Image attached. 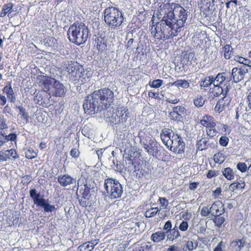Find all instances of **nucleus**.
Masks as SVG:
<instances>
[{
  "instance_id": "f257e3e1",
  "label": "nucleus",
  "mask_w": 251,
  "mask_h": 251,
  "mask_svg": "<svg viewBox=\"0 0 251 251\" xmlns=\"http://www.w3.org/2000/svg\"><path fill=\"white\" fill-rule=\"evenodd\" d=\"M160 7L162 20L155 26L152 25L151 33L158 40H165L177 35L187 19V12L180 4L174 2L165 3Z\"/></svg>"
},
{
  "instance_id": "f03ea898",
  "label": "nucleus",
  "mask_w": 251,
  "mask_h": 251,
  "mask_svg": "<svg viewBox=\"0 0 251 251\" xmlns=\"http://www.w3.org/2000/svg\"><path fill=\"white\" fill-rule=\"evenodd\" d=\"M113 92L108 88L95 90L85 97L83 107L87 115H94L96 113L108 109L113 102Z\"/></svg>"
},
{
  "instance_id": "7ed1b4c3",
  "label": "nucleus",
  "mask_w": 251,
  "mask_h": 251,
  "mask_svg": "<svg viewBox=\"0 0 251 251\" xmlns=\"http://www.w3.org/2000/svg\"><path fill=\"white\" fill-rule=\"evenodd\" d=\"M160 138L164 145L171 151L177 154L184 152L185 143L181 136L173 132L172 129L164 128L162 129Z\"/></svg>"
},
{
  "instance_id": "20e7f679",
  "label": "nucleus",
  "mask_w": 251,
  "mask_h": 251,
  "mask_svg": "<svg viewBox=\"0 0 251 251\" xmlns=\"http://www.w3.org/2000/svg\"><path fill=\"white\" fill-rule=\"evenodd\" d=\"M89 33L88 28L84 24L75 22L70 26L67 35L71 42L80 45L87 41Z\"/></svg>"
},
{
  "instance_id": "39448f33",
  "label": "nucleus",
  "mask_w": 251,
  "mask_h": 251,
  "mask_svg": "<svg viewBox=\"0 0 251 251\" xmlns=\"http://www.w3.org/2000/svg\"><path fill=\"white\" fill-rule=\"evenodd\" d=\"M103 20L112 30L120 29L124 21V14L117 7L109 6L103 11Z\"/></svg>"
},
{
  "instance_id": "423d86ee",
  "label": "nucleus",
  "mask_w": 251,
  "mask_h": 251,
  "mask_svg": "<svg viewBox=\"0 0 251 251\" xmlns=\"http://www.w3.org/2000/svg\"><path fill=\"white\" fill-rule=\"evenodd\" d=\"M67 69L70 79L74 84H84L90 78L83 67L76 62L69 65Z\"/></svg>"
},
{
  "instance_id": "0eeeda50",
  "label": "nucleus",
  "mask_w": 251,
  "mask_h": 251,
  "mask_svg": "<svg viewBox=\"0 0 251 251\" xmlns=\"http://www.w3.org/2000/svg\"><path fill=\"white\" fill-rule=\"evenodd\" d=\"M103 194L111 200L121 198L123 188L121 184L115 179L107 178L104 179Z\"/></svg>"
},
{
  "instance_id": "6e6552de",
  "label": "nucleus",
  "mask_w": 251,
  "mask_h": 251,
  "mask_svg": "<svg viewBox=\"0 0 251 251\" xmlns=\"http://www.w3.org/2000/svg\"><path fill=\"white\" fill-rule=\"evenodd\" d=\"M79 187V193L81 196V198L79 199V204L82 207H86L90 204V200L92 197L91 190L92 187L87 183V180L80 185Z\"/></svg>"
},
{
  "instance_id": "1a4fd4ad",
  "label": "nucleus",
  "mask_w": 251,
  "mask_h": 251,
  "mask_svg": "<svg viewBox=\"0 0 251 251\" xmlns=\"http://www.w3.org/2000/svg\"><path fill=\"white\" fill-rule=\"evenodd\" d=\"M39 86L43 91L49 93L55 79L50 76L40 75L37 77Z\"/></svg>"
},
{
  "instance_id": "9d476101",
  "label": "nucleus",
  "mask_w": 251,
  "mask_h": 251,
  "mask_svg": "<svg viewBox=\"0 0 251 251\" xmlns=\"http://www.w3.org/2000/svg\"><path fill=\"white\" fill-rule=\"evenodd\" d=\"M130 117L128 109L126 106H119L116 109L115 119L118 123L125 124Z\"/></svg>"
},
{
  "instance_id": "9b49d317",
  "label": "nucleus",
  "mask_w": 251,
  "mask_h": 251,
  "mask_svg": "<svg viewBox=\"0 0 251 251\" xmlns=\"http://www.w3.org/2000/svg\"><path fill=\"white\" fill-rule=\"evenodd\" d=\"M229 92L228 88H227V86L225 88H223L222 86L213 84V87L210 88L208 92V95L209 98L214 99L215 98L219 97L221 95L223 96L226 95Z\"/></svg>"
},
{
  "instance_id": "f8f14e48",
  "label": "nucleus",
  "mask_w": 251,
  "mask_h": 251,
  "mask_svg": "<svg viewBox=\"0 0 251 251\" xmlns=\"http://www.w3.org/2000/svg\"><path fill=\"white\" fill-rule=\"evenodd\" d=\"M48 94L53 97H61L65 94V87L62 83L55 79Z\"/></svg>"
},
{
  "instance_id": "ddd939ff",
  "label": "nucleus",
  "mask_w": 251,
  "mask_h": 251,
  "mask_svg": "<svg viewBox=\"0 0 251 251\" xmlns=\"http://www.w3.org/2000/svg\"><path fill=\"white\" fill-rule=\"evenodd\" d=\"M145 148L149 154L155 157L159 155V151L162 147L154 140H151L148 144H145Z\"/></svg>"
},
{
  "instance_id": "4468645a",
  "label": "nucleus",
  "mask_w": 251,
  "mask_h": 251,
  "mask_svg": "<svg viewBox=\"0 0 251 251\" xmlns=\"http://www.w3.org/2000/svg\"><path fill=\"white\" fill-rule=\"evenodd\" d=\"M231 102V98L227 95L221 99H220L217 102L215 106L214 110L219 113L228 109Z\"/></svg>"
},
{
  "instance_id": "2eb2a0df",
  "label": "nucleus",
  "mask_w": 251,
  "mask_h": 251,
  "mask_svg": "<svg viewBox=\"0 0 251 251\" xmlns=\"http://www.w3.org/2000/svg\"><path fill=\"white\" fill-rule=\"evenodd\" d=\"M186 112V109L182 106H177L173 108L172 111L169 114L170 119L176 121H181L182 115Z\"/></svg>"
},
{
  "instance_id": "dca6fc26",
  "label": "nucleus",
  "mask_w": 251,
  "mask_h": 251,
  "mask_svg": "<svg viewBox=\"0 0 251 251\" xmlns=\"http://www.w3.org/2000/svg\"><path fill=\"white\" fill-rule=\"evenodd\" d=\"M213 84H215V85L222 86L223 88L227 86V88H228V90H229V79L225 76V74H218L216 77L213 76Z\"/></svg>"
},
{
  "instance_id": "f3484780",
  "label": "nucleus",
  "mask_w": 251,
  "mask_h": 251,
  "mask_svg": "<svg viewBox=\"0 0 251 251\" xmlns=\"http://www.w3.org/2000/svg\"><path fill=\"white\" fill-rule=\"evenodd\" d=\"M95 45L99 52H103L107 50V42L105 36L100 35L96 36Z\"/></svg>"
},
{
  "instance_id": "a211bd4d",
  "label": "nucleus",
  "mask_w": 251,
  "mask_h": 251,
  "mask_svg": "<svg viewBox=\"0 0 251 251\" xmlns=\"http://www.w3.org/2000/svg\"><path fill=\"white\" fill-rule=\"evenodd\" d=\"M211 214L215 217H218L224 213L225 209L221 201H215L211 206Z\"/></svg>"
},
{
  "instance_id": "6ab92c4d",
  "label": "nucleus",
  "mask_w": 251,
  "mask_h": 251,
  "mask_svg": "<svg viewBox=\"0 0 251 251\" xmlns=\"http://www.w3.org/2000/svg\"><path fill=\"white\" fill-rule=\"evenodd\" d=\"M57 181L62 187H67L68 185L75 183V178L68 174L61 175L58 176Z\"/></svg>"
},
{
  "instance_id": "aec40b11",
  "label": "nucleus",
  "mask_w": 251,
  "mask_h": 251,
  "mask_svg": "<svg viewBox=\"0 0 251 251\" xmlns=\"http://www.w3.org/2000/svg\"><path fill=\"white\" fill-rule=\"evenodd\" d=\"M196 58L195 56V53L193 52L185 53L181 60V64L184 67L185 66H190L193 63H196Z\"/></svg>"
},
{
  "instance_id": "412c9836",
  "label": "nucleus",
  "mask_w": 251,
  "mask_h": 251,
  "mask_svg": "<svg viewBox=\"0 0 251 251\" xmlns=\"http://www.w3.org/2000/svg\"><path fill=\"white\" fill-rule=\"evenodd\" d=\"M2 92L6 95L7 98L10 102H15L16 99L12 88L11 82H9L2 89Z\"/></svg>"
},
{
  "instance_id": "4be33fe9",
  "label": "nucleus",
  "mask_w": 251,
  "mask_h": 251,
  "mask_svg": "<svg viewBox=\"0 0 251 251\" xmlns=\"http://www.w3.org/2000/svg\"><path fill=\"white\" fill-rule=\"evenodd\" d=\"M200 123L206 128L208 127H215L216 126L214 117L208 115H204L202 119L200 120Z\"/></svg>"
},
{
  "instance_id": "5701e85b",
  "label": "nucleus",
  "mask_w": 251,
  "mask_h": 251,
  "mask_svg": "<svg viewBox=\"0 0 251 251\" xmlns=\"http://www.w3.org/2000/svg\"><path fill=\"white\" fill-rule=\"evenodd\" d=\"M246 72L242 68H233L232 70L231 75L234 82H238L243 80Z\"/></svg>"
},
{
  "instance_id": "b1692460",
  "label": "nucleus",
  "mask_w": 251,
  "mask_h": 251,
  "mask_svg": "<svg viewBox=\"0 0 251 251\" xmlns=\"http://www.w3.org/2000/svg\"><path fill=\"white\" fill-rule=\"evenodd\" d=\"M17 138V135L15 133H10L6 135L2 133V130L0 129V146H3L8 141H14Z\"/></svg>"
},
{
  "instance_id": "393cba45",
  "label": "nucleus",
  "mask_w": 251,
  "mask_h": 251,
  "mask_svg": "<svg viewBox=\"0 0 251 251\" xmlns=\"http://www.w3.org/2000/svg\"><path fill=\"white\" fill-rule=\"evenodd\" d=\"M213 76L210 75L205 77L203 79H201L199 82L200 89L201 90H206V88L209 87L213 82Z\"/></svg>"
},
{
  "instance_id": "a878e982",
  "label": "nucleus",
  "mask_w": 251,
  "mask_h": 251,
  "mask_svg": "<svg viewBox=\"0 0 251 251\" xmlns=\"http://www.w3.org/2000/svg\"><path fill=\"white\" fill-rule=\"evenodd\" d=\"M221 54L223 55L226 59H229L233 55V49L231 45L226 44L224 45L221 50Z\"/></svg>"
},
{
  "instance_id": "bb28decb",
  "label": "nucleus",
  "mask_w": 251,
  "mask_h": 251,
  "mask_svg": "<svg viewBox=\"0 0 251 251\" xmlns=\"http://www.w3.org/2000/svg\"><path fill=\"white\" fill-rule=\"evenodd\" d=\"M118 221H110L103 227V231L104 233H108L113 231L114 229L120 228V225L118 224Z\"/></svg>"
},
{
  "instance_id": "cd10ccee",
  "label": "nucleus",
  "mask_w": 251,
  "mask_h": 251,
  "mask_svg": "<svg viewBox=\"0 0 251 251\" xmlns=\"http://www.w3.org/2000/svg\"><path fill=\"white\" fill-rule=\"evenodd\" d=\"M97 244L98 242L96 240L87 242L80 245L78 249L79 251H92Z\"/></svg>"
},
{
  "instance_id": "c85d7f7f",
  "label": "nucleus",
  "mask_w": 251,
  "mask_h": 251,
  "mask_svg": "<svg viewBox=\"0 0 251 251\" xmlns=\"http://www.w3.org/2000/svg\"><path fill=\"white\" fill-rule=\"evenodd\" d=\"M246 183L244 180L241 179L239 181H235L232 183L229 188L232 190H242L245 187Z\"/></svg>"
},
{
  "instance_id": "c756f323",
  "label": "nucleus",
  "mask_w": 251,
  "mask_h": 251,
  "mask_svg": "<svg viewBox=\"0 0 251 251\" xmlns=\"http://www.w3.org/2000/svg\"><path fill=\"white\" fill-rule=\"evenodd\" d=\"M166 235L165 233L161 231H159L153 233L151 235V239L155 243L160 242L165 238Z\"/></svg>"
},
{
  "instance_id": "7c9ffc66",
  "label": "nucleus",
  "mask_w": 251,
  "mask_h": 251,
  "mask_svg": "<svg viewBox=\"0 0 251 251\" xmlns=\"http://www.w3.org/2000/svg\"><path fill=\"white\" fill-rule=\"evenodd\" d=\"M231 246L234 249L235 251H240L245 246V240L244 239H241L233 241L231 243Z\"/></svg>"
},
{
  "instance_id": "2f4dec72",
  "label": "nucleus",
  "mask_w": 251,
  "mask_h": 251,
  "mask_svg": "<svg viewBox=\"0 0 251 251\" xmlns=\"http://www.w3.org/2000/svg\"><path fill=\"white\" fill-rule=\"evenodd\" d=\"M14 4L11 2L4 4L2 6V10L0 13V17H4L6 14L11 12Z\"/></svg>"
},
{
  "instance_id": "473e14b6",
  "label": "nucleus",
  "mask_w": 251,
  "mask_h": 251,
  "mask_svg": "<svg viewBox=\"0 0 251 251\" xmlns=\"http://www.w3.org/2000/svg\"><path fill=\"white\" fill-rule=\"evenodd\" d=\"M171 86H175L178 88H188L190 84L188 81L185 79H178L172 83H171Z\"/></svg>"
},
{
  "instance_id": "72a5a7b5",
  "label": "nucleus",
  "mask_w": 251,
  "mask_h": 251,
  "mask_svg": "<svg viewBox=\"0 0 251 251\" xmlns=\"http://www.w3.org/2000/svg\"><path fill=\"white\" fill-rule=\"evenodd\" d=\"M222 173L225 178L228 180H231L234 178V173L230 167L224 169L222 170Z\"/></svg>"
},
{
  "instance_id": "f704fd0d",
  "label": "nucleus",
  "mask_w": 251,
  "mask_h": 251,
  "mask_svg": "<svg viewBox=\"0 0 251 251\" xmlns=\"http://www.w3.org/2000/svg\"><path fill=\"white\" fill-rule=\"evenodd\" d=\"M17 108L19 110V115H20L21 118L24 120L26 123H28L30 117L26 109L23 106H18Z\"/></svg>"
},
{
  "instance_id": "c9c22d12",
  "label": "nucleus",
  "mask_w": 251,
  "mask_h": 251,
  "mask_svg": "<svg viewBox=\"0 0 251 251\" xmlns=\"http://www.w3.org/2000/svg\"><path fill=\"white\" fill-rule=\"evenodd\" d=\"M226 157L224 152L219 151L214 155L213 160L215 163L221 164L225 161Z\"/></svg>"
},
{
  "instance_id": "e433bc0d",
  "label": "nucleus",
  "mask_w": 251,
  "mask_h": 251,
  "mask_svg": "<svg viewBox=\"0 0 251 251\" xmlns=\"http://www.w3.org/2000/svg\"><path fill=\"white\" fill-rule=\"evenodd\" d=\"M234 60L240 64H242L249 67H251V60L247 58L236 55L234 57Z\"/></svg>"
},
{
  "instance_id": "4c0bfd02",
  "label": "nucleus",
  "mask_w": 251,
  "mask_h": 251,
  "mask_svg": "<svg viewBox=\"0 0 251 251\" xmlns=\"http://www.w3.org/2000/svg\"><path fill=\"white\" fill-rule=\"evenodd\" d=\"M159 212V210L158 207H152L148 209L145 213V216L147 218H151L155 216L158 212Z\"/></svg>"
},
{
  "instance_id": "58836bf2",
  "label": "nucleus",
  "mask_w": 251,
  "mask_h": 251,
  "mask_svg": "<svg viewBox=\"0 0 251 251\" xmlns=\"http://www.w3.org/2000/svg\"><path fill=\"white\" fill-rule=\"evenodd\" d=\"M207 141L204 138L199 140L197 143V149L199 151H203L206 149Z\"/></svg>"
},
{
  "instance_id": "ea45409f",
  "label": "nucleus",
  "mask_w": 251,
  "mask_h": 251,
  "mask_svg": "<svg viewBox=\"0 0 251 251\" xmlns=\"http://www.w3.org/2000/svg\"><path fill=\"white\" fill-rule=\"evenodd\" d=\"M25 157L28 159H32L37 157V153L32 148H29L25 152Z\"/></svg>"
},
{
  "instance_id": "a19ab883",
  "label": "nucleus",
  "mask_w": 251,
  "mask_h": 251,
  "mask_svg": "<svg viewBox=\"0 0 251 251\" xmlns=\"http://www.w3.org/2000/svg\"><path fill=\"white\" fill-rule=\"evenodd\" d=\"M163 83V80L157 79L153 80L152 81H150L149 84L151 88H158L162 85Z\"/></svg>"
},
{
  "instance_id": "79ce46f5",
  "label": "nucleus",
  "mask_w": 251,
  "mask_h": 251,
  "mask_svg": "<svg viewBox=\"0 0 251 251\" xmlns=\"http://www.w3.org/2000/svg\"><path fill=\"white\" fill-rule=\"evenodd\" d=\"M122 224H123L125 228L132 229L135 227V226L137 224V223H134L132 221H124Z\"/></svg>"
},
{
  "instance_id": "37998d69",
  "label": "nucleus",
  "mask_w": 251,
  "mask_h": 251,
  "mask_svg": "<svg viewBox=\"0 0 251 251\" xmlns=\"http://www.w3.org/2000/svg\"><path fill=\"white\" fill-rule=\"evenodd\" d=\"M229 141V138L226 135H224L220 138L219 142L220 146L226 147L227 146Z\"/></svg>"
},
{
  "instance_id": "c03bdc74",
  "label": "nucleus",
  "mask_w": 251,
  "mask_h": 251,
  "mask_svg": "<svg viewBox=\"0 0 251 251\" xmlns=\"http://www.w3.org/2000/svg\"><path fill=\"white\" fill-rule=\"evenodd\" d=\"M194 103L198 107H202L204 103V100L201 96L198 97L194 100Z\"/></svg>"
},
{
  "instance_id": "a18cd8bd",
  "label": "nucleus",
  "mask_w": 251,
  "mask_h": 251,
  "mask_svg": "<svg viewBox=\"0 0 251 251\" xmlns=\"http://www.w3.org/2000/svg\"><path fill=\"white\" fill-rule=\"evenodd\" d=\"M180 101L179 99L177 98L174 95H171L169 98L166 99V101L172 104H176Z\"/></svg>"
},
{
  "instance_id": "49530a36",
  "label": "nucleus",
  "mask_w": 251,
  "mask_h": 251,
  "mask_svg": "<svg viewBox=\"0 0 251 251\" xmlns=\"http://www.w3.org/2000/svg\"><path fill=\"white\" fill-rule=\"evenodd\" d=\"M221 126L222 127V130L223 131L222 133H223L225 135H229L231 132V127L226 124H221Z\"/></svg>"
},
{
  "instance_id": "de8ad7c7",
  "label": "nucleus",
  "mask_w": 251,
  "mask_h": 251,
  "mask_svg": "<svg viewBox=\"0 0 251 251\" xmlns=\"http://www.w3.org/2000/svg\"><path fill=\"white\" fill-rule=\"evenodd\" d=\"M206 131L207 135L210 137L215 136L218 133V131L215 127H208L206 128Z\"/></svg>"
},
{
  "instance_id": "09e8293b",
  "label": "nucleus",
  "mask_w": 251,
  "mask_h": 251,
  "mask_svg": "<svg viewBox=\"0 0 251 251\" xmlns=\"http://www.w3.org/2000/svg\"><path fill=\"white\" fill-rule=\"evenodd\" d=\"M131 251H150V247L147 245L133 248Z\"/></svg>"
},
{
  "instance_id": "8fccbe9b",
  "label": "nucleus",
  "mask_w": 251,
  "mask_h": 251,
  "mask_svg": "<svg viewBox=\"0 0 251 251\" xmlns=\"http://www.w3.org/2000/svg\"><path fill=\"white\" fill-rule=\"evenodd\" d=\"M32 180L30 175H25L22 178V183L24 185H28Z\"/></svg>"
},
{
  "instance_id": "3c124183",
  "label": "nucleus",
  "mask_w": 251,
  "mask_h": 251,
  "mask_svg": "<svg viewBox=\"0 0 251 251\" xmlns=\"http://www.w3.org/2000/svg\"><path fill=\"white\" fill-rule=\"evenodd\" d=\"M29 194L30 197L33 200L34 202L35 201L36 199H38L40 196V194L37 193L35 189H31L29 191Z\"/></svg>"
},
{
  "instance_id": "603ef678",
  "label": "nucleus",
  "mask_w": 251,
  "mask_h": 251,
  "mask_svg": "<svg viewBox=\"0 0 251 251\" xmlns=\"http://www.w3.org/2000/svg\"><path fill=\"white\" fill-rule=\"evenodd\" d=\"M237 168L242 173H245L247 170V166L244 162H239L237 164Z\"/></svg>"
},
{
  "instance_id": "864d4df0",
  "label": "nucleus",
  "mask_w": 251,
  "mask_h": 251,
  "mask_svg": "<svg viewBox=\"0 0 251 251\" xmlns=\"http://www.w3.org/2000/svg\"><path fill=\"white\" fill-rule=\"evenodd\" d=\"M211 213L210 207L208 206H203L201 210V214L202 216H207Z\"/></svg>"
},
{
  "instance_id": "5fc2aeb1",
  "label": "nucleus",
  "mask_w": 251,
  "mask_h": 251,
  "mask_svg": "<svg viewBox=\"0 0 251 251\" xmlns=\"http://www.w3.org/2000/svg\"><path fill=\"white\" fill-rule=\"evenodd\" d=\"M158 201L161 206L164 208H166L169 204L168 200L165 198L160 197Z\"/></svg>"
},
{
  "instance_id": "6e6d98bb",
  "label": "nucleus",
  "mask_w": 251,
  "mask_h": 251,
  "mask_svg": "<svg viewBox=\"0 0 251 251\" xmlns=\"http://www.w3.org/2000/svg\"><path fill=\"white\" fill-rule=\"evenodd\" d=\"M7 128L8 126L6 124V120L4 119V116L0 115V129L3 130Z\"/></svg>"
},
{
  "instance_id": "4d7b16f0",
  "label": "nucleus",
  "mask_w": 251,
  "mask_h": 251,
  "mask_svg": "<svg viewBox=\"0 0 251 251\" xmlns=\"http://www.w3.org/2000/svg\"><path fill=\"white\" fill-rule=\"evenodd\" d=\"M218 175V171L210 170L208 171L206 176L207 178L211 179L212 177L217 176Z\"/></svg>"
},
{
  "instance_id": "13d9d810",
  "label": "nucleus",
  "mask_w": 251,
  "mask_h": 251,
  "mask_svg": "<svg viewBox=\"0 0 251 251\" xmlns=\"http://www.w3.org/2000/svg\"><path fill=\"white\" fill-rule=\"evenodd\" d=\"M7 150L0 151V161H6L9 159Z\"/></svg>"
},
{
  "instance_id": "bf43d9fd",
  "label": "nucleus",
  "mask_w": 251,
  "mask_h": 251,
  "mask_svg": "<svg viewBox=\"0 0 251 251\" xmlns=\"http://www.w3.org/2000/svg\"><path fill=\"white\" fill-rule=\"evenodd\" d=\"M45 211L46 212H52L56 209L54 205H50L49 203H46L44 207Z\"/></svg>"
},
{
  "instance_id": "052dcab7",
  "label": "nucleus",
  "mask_w": 251,
  "mask_h": 251,
  "mask_svg": "<svg viewBox=\"0 0 251 251\" xmlns=\"http://www.w3.org/2000/svg\"><path fill=\"white\" fill-rule=\"evenodd\" d=\"M9 158H10V157H12L13 159H15L17 158H18V154L16 152V151L14 149H11L7 150Z\"/></svg>"
},
{
  "instance_id": "680f3d73",
  "label": "nucleus",
  "mask_w": 251,
  "mask_h": 251,
  "mask_svg": "<svg viewBox=\"0 0 251 251\" xmlns=\"http://www.w3.org/2000/svg\"><path fill=\"white\" fill-rule=\"evenodd\" d=\"M130 161V162L129 163H131V165L133 166V171L136 172L137 171H139L140 170V165L139 163H136L135 162H134L133 159H131V157L128 159Z\"/></svg>"
},
{
  "instance_id": "e2e57ef3",
  "label": "nucleus",
  "mask_w": 251,
  "mask_h": 251,
  "mask_svg": "<svg viewBox=\"0 0 251 251\" xmlns=\"http://www.w3.org/2000/svg\"><path fill=\"white\" fill-rule=\"evenodd\" d=\"M80 152L77 149H72L70 151V155L74 158H76L79 156Z\"/></svg>"
},
{
  "instance_id": "0e129e2a",
  "label": "nucleus",
  "mask_w": 251,
  "mask_h": 251,
  "mask_svg": "<svg viewBox=\"0 0 251 251\" xmlns=\"http://www.w3.org/2000/svg\"><path fill=\"white\" fill-rule=\"evenodd\" d=\"M35 204H36L37 205L44 207L47 202H46L45 200L44 199H36L35 200V201L34 202Z\"/></svg>"
},
{
  "instance_id": "69168bd1",
  "label": "nucleus",
  "mask_w": 251,
  "mask_h": 251,
  "mask_svg": "<svg viewBox=\"0 0 251 251\" xmlns=\"http://www.w3.org/2000/svg\"><path fill=\"white\" fill-rule=\"evenodd\" d=\"M159 93L158 92H154L152 91H150L148 93V96L150 98H153L155 99H158L159 98Z\"/></svg>"
},
{
  "instance_id": "338daca9",
  "label": "nucleus",
  "mask_w": 251,
  "mask_h": 251,
  "mask_svg": "<svg viewBox=\"0 0 251 251\" xmlns=\"http://www.w3.org/2000/svg\"><path fill=\"white\" fill-rule=\"evenodd\" d=\"M188 227V223L183 221V222L179 225V229L181 231H185L187 230Z\"/></svg>"
},
{
  "instance_id": "774afa93",
  "label": "nucleus",
  "mask_w": 251,
  "mask_h": 251,
  "mask_svg": "<svg viewBox=\"0 0 251 251\" xmlns=\"http://www.w3.org/2000/svg\"><path fill=\"white\" fill-rule=\"evenodd\" d=\"M247 102L249 108L251 110V89L249 92L247 93Z\"/></svg>"
}]
</instances>
